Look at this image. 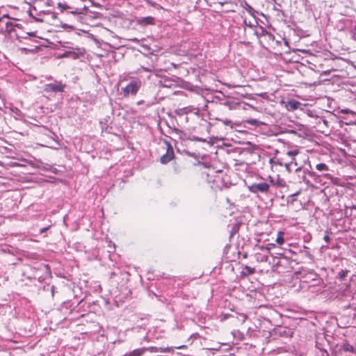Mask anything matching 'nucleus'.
<instances>
[{
	"label": "nucleus",
	"instance_id": "12",
	"mask_svg": "<svg viewBox=\"0 0 356 356\" xmlns=\"http://www.w3.org/2000/svg\"><path fill=\"white\" fill-rule=\"evenodd\" d=\"M243 269L245 270V271H243V273L244 274V275H252L255 273V269L254 268H252L250 266H245Z\"/></svg>",
	"mask_w": 356,
	"mask_h": 356
},
{
	"label": "nucleus",
	"instance_id": "32",
	"mask_svg": "<svg viewBox=\"0 0 356 356\" xmlns=\"http://www.w3.org/2000/svg\"><path fill=\"white\" fill-rule=\"evenodd\" d=\"M27 35H33V33H26Z\"/></svg>",
	"mask_w": 356,
	"mask_h": 356
},
{
	"label": "nucleus",
	"instance_id": "7",
	"mask_svg": "<svg viewBox=\"0 0 356 356\" xmlns=\"http://www.w3.org/2000/svg\"><path fill=\"white\" fill-rule=\"evenodd\" d=\"M145 348H138L129 353H125L123 356H141L145 353Z\"/></svg>",
	"mask_w": 356,
	"mask_h": 356
},
{
	"label": "nucleus",
	"instance_id": "29",
	"mask_svg": "<svg viewBox=\"0 0 356 356\" xmlns=\"http://www.w3.org/2000/svg\"><path fill=\"white\" fill-rule=\"evenodd\" d=\"M179 68H181V70H187L186 67L183 65H179Z\"/></svg>",
	"mask_w": 356,
	"mask_h": 356
},
{
	"label": "nucleus",
	"instance_id": "28",
	"mask_svg": "<svg viewBox=\"0 0 356 356\" xmlns=\"http://www.w3.org/2000/svg\"><path fill=\"white\" fill-rule=\"evenodd\" d=\"M6 30L8 31H12L13 29L12 28H9V24L8 22L6 23Z\"/></svg>",
	"mask_w": 356,
	"mask_h": 356
},
{
	"label": "nucleus",
	"instance_id": "8",
	"mask_svg": "<svg viewBox=\"0 0 356 356\" xmlns=\"http://www.w3.org/2000/svg\"><path fill=\"white\" fill-rule=\"evenodd\" d=\"M138 24L143 25V26H146V25H149V24H154V18L152 17H143L138 21Z\"/></svg>",
	"mask_w": 356,
	"mask_h": 356
},
{
	"label": "nucleus",
	"instance_id": "22",
	"mask_svg": "<svg viewBox=\"0 0 356 356\" xmlns=\"http://www.w3.org/2000/svg\"><path fill=\"white\" fill-rule=\"evenodd\" d=\"M58 8H61V10H66L70 8L67 4H65V3L63 4L61 3H58Z\"/></svg>",
	"mask_w": 356,
	"mask_h": 356
},
{
	"label": "nucleus",
	"instance_id": "1",
	"mask_svg": "<svg viewBox=\"0 0 356 356\" xmlns=\"http://www.w3.org/2000/svg\"><path fill=\"white\" fill-rule=\"evenodd\" d=\"M271 163V171L273 172L272 175H269L268 177L270 179V182L274 185H277L279 186H284V181L283 179H281L280 175L277 172L279 171V168L282 167V165L280 162L274 161L272 159L270 160Z\"/></svg>",
	"mask_w": 356,
	"mask_h": 356
},
{
	"label": "nucleus",
	"instance_id": "6",
	"mask_svg": "<svg viewBox=\"0 0 356 356\" xmlns=\"http://www.w3.org/2000/svg\"><path fill=\"white\" fill-rule=\"evenodd\" d=\"M156 103V98L155 97H150L148 101L143 99L137 102L138 106H143L144 108H149Z\"/></svg>",
	"mask_w": 356,
	"mask_h": 356
},
{
	"label": "nucleus",
	"instance_id": "15",
	"mask_svg": "<svg viewBox=\"0 0 356 356\" xmlns=\"http://www.w3.org/2000/svg\"><path fill=\"white\" fill-rule=\"evenodd\" d=\"M40 48L38 47V46H35L34 49H29V48H26V47H22L20 49V50L23 52H25V53H28V52H31V53H33V52H35L37 51H38Z\"/></svg>",
	"mask_w": 356,
	"mask_h": 356
},
{
	"label": "nucleus",
	"instance_id": "35",
	"mask_svg": "<svg viewBox=\"0 0 356 356\" xmlns=\"http://www.w3.org/2000/svg\"><path fill=\"white\" fill-rule=\"evenodd\" d=\"M148 99H149V98H145V99H144L143 100H145V101H148Z\"/></svg>",
	"mask_w": 356,
	"mask_h": 356
},
{
	"label": "nucleus",
	"instance_id": "25",
	"mask_svg": "<svg viewBox=\"0 0 356 356\" xmlns=\"http://www.w3.org/2000/svg\"><path fill=\"white\" fill-rule=\"evenodd\" d=\"M323 239L326 243H330V237L329 236L328 234L325 235Z\"/></svg>",
	"mask_w": 356,
	"mask_h": 356
},
{
	"label": "nucleus",
	"instance_id": "38",
	"mask_svg": "<svg viewBox=\"0 0 356 356\" xmlns=\"http://www.w3.org/2000/svg\"><path fill=\"white\" fill-rule=\"evenodd\" d=\"M329 175H330L329 174H326L325 176L326 177H327Z\"/></svg>",
	"mask_w": 356,
	"mask_h": 356
},
{
	"label": "nucleus",
	"instance_id": "3",
	"mask_svg": "<svg viewBox=\"0 0 356 356\" xmlns=\"http://www.w3.org/2000/svg\"><path fill=\"white\" fill-rule=\"evenodd\" d=\"M66 88V84L61 81H54V83L45 84L44 91L46 92H63Z\"/></svg>",
	"mask_w": 356,
	"mask_h": 356
},
{
	"label": "nucleus",
	"instance_id": "5",
	"mask_svg": "<svg viewBox=\"0 0 356 356\" xmlns=\"http://www.w3.org/2000/svg\"><path fill=\"white\" fill-rule=\"evenodd\" d=\"M269 185L267 183L261 182L258 184H253L250 186V191L252 193H256L257 192L267 193L269 191Z\"/></svg>",
	"mask_w": 356,
	"mask_h": 356
},
{
	"label": "nucleus",
	"instance_id": "27",
	"mask_svg": "<svg viewBox=\"0 0 356 356\" xmlns=\"http://www.w3.org/2000/svg\"><path fill=\"white\" fill-rule=\"evenodd\" d=\"M353 38L355 40H356V25L354 27V31L353 34Z\"/></svg>",
	"mask_w": 356,
	"mask_h": 356
},
{
	"label": "nucleus",
	"instance_id": "24",
	"mask_svg": "<svg viewBox=\"0 0 356 356\" xmlns=\"http://www.w3.org/2000/svg\"><path fill=\"white\" fill-rule=\"evenodd\" d=\"M289 104L291 106V107L293 108L294 109L298 108V105H299V102H295V101H293L292 102H289Z\"/></svg>",
	"mask_w": 356,
	"mask_h": 356
},
{
	"label": "nucleus",
	"instance_id": "20",
	"mask_svg": "<svg viewBox=\"0 0 356 356\" xmlns=\"http://www.w3.org/2000/svg\"><path fill=\"white\" fill-rule=\"evenodd\" d=\"M348 273V270H341L339 273L340 279L343 280Z\"/></svg>",
	"mask_w": 356,
	"mask_h": 356
},
{
	"label": "nucleus",
	"instance_id": "26",
	"mask_svg": "<svg viewBox=\"0 0 356 356\" xmlns=\"http://www.w3.org/2000/svg\"><path fill=\"white\" fill-rule=\"evenodd\" d=\"M49 226L40 229V233L42 234V233L45 232L47 230L49 229Z\"/></svg>",
	"mask_w": 356,
	"mask_h": 356
},
{
	"label": "nucleus",
	"instance_id": "33",
	"mask_svg": "<svg viewBox=\"0 0 356 356\" xmlns=\"http://www.w3.org/2000/svg\"><path fill=\"white\" fill-rule=\"evenodd\" d=\"M301 170V167H298V168H296V171H299Z\"/></svg>",
	"mask_w": 356,
	"mask_h": 356
},
{
	"label": "nucleus",
	"instance_id": "11",
	"mask_svg": "<svg viewBox=\"0 0 356 356\" xmlns=\"http://www.w3.org/2000/svg\"><path fill=\"white\" fill-rule=\"evenodd\" d=\"M255 256L257 258V261L259 262H266L268 260V256L267 254L256 253Z\"/></svg>",
	"mask_w": 356,
	"mask_h": 356
},
{
	"label": "nucleus",
	"instance_id": "9",
	"mask_svg": "<svg viewBox=\"0 0 356 356\" xmlns=\"http://www.w3.org/2000/svg\"><path fill=\"white\" fill-rule=\"evenodd\" d=\"M342 348L345 352L356 353V348L348 342L344 343L342 346Z\"/></svg>",
	"mask_w": 356,
	"mask_h": 356
},
{
	"label": "nucleus",
	"instance_id": "34",
	"mask_svg": "<svg viewBox=\"0 0 356 356\" xmlns=\"http://www.w3.org/2000/svg\"><path fill=\"white\" fill-rule=\"evenodd\" d=\"M184 347H185V346H179V349H181V348H183Z\"/></svg>",
	"mask_w": 356,
	"mask_h": 356
},
{
	"label": "nucleus",
	"instance_id": "21",
	"mask_svg": "<svg viewBox=\"0 0 356 356\" xmlns=\"http://www.w3.org/2000/svg\"><path fill=\"white\" fill-rule=\"evenodd\" d=\"M246 122L249 124H251V125H256L257 124L258 122L257 120L255 119H250V120H246Z\"/></svg>",
	"mask_w": 356,
	"mask_h": 356
},
{
	"label": "nucleus",
	"instance_id": "16",
	"mask_svg": "<svg viewBox=\"0 0 356 356\" xmlns=\"http://www.w3.org/2000/svg\"><path fill=\"white\" fill-rule=\"evenodd\" d=\"M179 87L186 88L189 90H193V86L188 83H184L183 81L179 80Z\"/></svg>",
	"mask_w": 356,
	"mask_h": 356
},
{
	"label": "nucleus",
	"instance_id": "36",
	"mask_svg": "<svg viewBox=\"0 0 356 356\" xmlns=\"http://www.w3.org/2000/svg\"><path fill=\"white\" fill-rule=\"evenodd\" d=\"M229 122H228V121H227V122H224V123H225V124H229Z\"/></svg>",
	"mask_w": 356,
	"mask_h": 356
},
{
	"label": "nucleus",
	"instance_id": "30",
	"mask_svg": "<svg viewBox=\"0 0 356 356\" xmlns=\"http://www.w3.org/2000/svg\"><path fill=\"white\" fill-rule=\"evenodd\" d=\"M285 166H286V169L288 170V171L291 172V170L289 169V164L286 163V164H285Z\"/></svg>",
	"mask_w": 356,
	"mask_h": 356
},
{
	"label": "nucleus",
	"instance_id": "19",
	"mask_svg": "<svg viewBox=\"0 0 356 356\" xmlns=\"http://www.w3.org/2000/svg\"><path fill=\"white\" fill-rule=\"evenodd\" d=\"M299 154V151L298 149L290 150L286 152V155L291 157H294L295 156Z\"/></svg>",
	"mask_w": 356,
	"mask_h": 356
},
{
	"label": "nucleus",
	"instance_id": "4",
	"mask_svg": "<svg viewBox=\"0 0 356 356\" xmlns=\"http://www.w3.org/2000/svg\"><path fill=\"white\" fill-rule=\"evenodd\" d=\"M166 145V152L161 156L160 162L163 164H166L175 158L174 149L172 145L167 140H164Z\"/></svg>",
	"mask_w": 356,
	"mask_h": 356
},
{
	"label": "nucleus",
	"instance_id": "18",
	"mask_svg": "<svg viewBox=\"0 0 356 356\" xmlns=\"http://www.w3.org/2000/svg\"><path fill=\"white\" fill-rule=\"evenodd\" d=\"M275 245L273 243H269L266 247H264L263 245L259 246L258 248L261 250H267L268 252H270V250L271 248H274Z\"/></svg>",
	"mask_w": 356,
	"mask_h": 356
},
{
	"label": "nucleus",
	"instance_id": "10",
	"mask_svg": "<svg viewBox=\"0 0 356 356\" xmlns=\"http://www.w3.org/2000/svg\"><path fill=\"white\" fill-rule=\"evenodd\" d=\"M284 233L283 232L280 231L277 233V236L275 241L280 245H283L284 243Z\"/></svg>",
	"mask_w": 356,
	"mask_h": 356
},
{
	"label": "nucleus",
	"instance_id": "17",
	"mask_svg": "<svg viewBox=\"0 0 356 356\" xmlns=\"http://www.w3.org/2000/svg\"><path fill=\"white\" fill-rule=\"evenodd\" d=\"M87 7L85 6L82 8H76L74 10H72L70 13L73 15H80L83 13V11L87 10Z\"/></svg>",
	"mask_w": 356,
	"mask_h": 356
},
{
	"label": "nucleus",
	"instance_id": "37",
	"mask_svg": "<svg viewBox=\"0 0 356 356\" xmlns=\"http://www.w3.org/2000/svg\"><path fill=\"white\" fill-rule=\"evenodd\" d=\"M131 40H132V41H136V40H137V39H136V38H134V39H132Z\"/></svg>",
	"mask_w": 356,
	"mask_h": 356
},
{
	"label": "nucleus",
	"instance_id": "13",
	"mask_svg": "<svg viewBox=\"0 0 356 356\" xmlns=\"http://www.w3.org/2000/svg\"><path fill=\"white\" fill-rule=\"evenodd\" d=\"M316 169L319 172H322L328 170L329 168L325 163H318L316 165Z\"/></svg>",
	"mask_w": 356,
	"mask_h": 356
},
{
	"label": "nucleus",
	"instance_id": "14",
	"mask_svg": "<svg viewBox=\"0 0 356 356\" xmlns=\"http://www.w3.org/2000/svg\"><path fill=\"white\" fill-rule=\"evenodd\" d=\"M61 57H71L74 59H76L78 57V56L76 53L74 51H66L61 56Z\"/></svg>",
	"mask_w": 356,
	"mask_h": 356
},
{
	"label": "nucleus",
	"instance_id": "2",
	"mask_svg": "<svg viewBox=\"0 0 356 356\" xmlns=\"http://www.w3.org/2000/svg\"><path fill=\"white\" fill-rule=\"evenodd\" d=\"M140 86V82L137 81H131L126 87L122 88L121 93L124 97L129 96L130 95H136Z\"/></svg>",
	"mask_w": 356,
	"mask_h": 356
},
{
	"label": "nucleus",
	"instance_id": "31",
	"mask_svg": "<svg viewBox=\"0 0 356 356\" xmlns=\"http://www.w3.org/2000/svg\"><path fill=\"white\" fill-rule=\"evenodd\" d=\"M54 289H55V286H51V291H52V294L54 293Z\"/></svg>",
	"mask_w": 356,
	"mask_h": 356
},
{
	"label": "nucleus",
	"instance_id": "23",
	"mask_svg": "<svg viewBox=\"0 0 356 356\" xmlns=\"http://www.w3.org/2000/svg\"><path fill=\"white\" fill-rule=\"evenodd\" d=\"M179 118L181 120H184L185 122H188V116L185 113H179Z\"/></svg>",
	"mask_w": 356,
	"mask_h": 356
}]
</instances>
